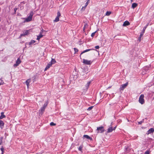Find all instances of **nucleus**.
Returning <instances> with one entry per match:
<instances>
[{
  "label": "nucleus",
  "instance_id": "nucleus-13",
  "mask_svg": "<svg viewBox=\"0 0 154 154\" xmlns=\"http://www.w3.org/2000/svg\"><path fill=\"white\" fill-rule=\"evenodd\" d=\"M83 137L87 139H90L91 140H92V139L91 137L87 135H84L83 136Z\"/></svg>",
  "mask_w": 154,
  "mask_h": 154
},
{
  "label": "nucleus",
  "instance_id": "nucleus-33",
  "mask_svg": "<svg viewBox=\"0 0 154 154\" xmlns=\"http://www.w3.org/2000/svg\"><path fill=\"white\" fill-rule=\"evenodd\" d=\"M88 26L87 24H86L85 25V26L84 27V30L86 28V27Z\"/></svg>",
  "mask_w": 154,
  "mask_h": 154
},
{
  "label": "nucleus",
  "instance_id": "nucleus-37",
  "mask_svg": "<svg viewBox=\"0 0 154 154\" xmlns=\"http://www.w3.org/2000/svg\"><path fill=\"white\" fill-rule=\"evenodd\" d=\"M145 31V29H143V31H142L141 32V33H143V34L144 33Z\"/></svg>",
  "mask_w": 154,
  "mask_h": 154
},
{
  "label": "nucleus",
  "instance_id": "nucleus-11",
  "mask_svg": "<svg viewBox=\"0 0 154 154\" xmlns=\"http://www.w3.org/2000/svg\"><path fill=\"white\" fill-rule=\"evenodd\" d=\"M29 33V31L28 30L25 31L21 35V36H25L26 35H27Z\"/></svg>",
  "mask_w": 154,
  "mask_h": 154
},
{
  "label": "nucleus",
  "instance_id": "nucleus-35",
  "mask_svg": "<svg viewBox=\"0 0 154 154\" xmlns=\"http://www.w3.org/2000/svg\"><path fill=\"white\" fill-rule=\"evenodd\" d=\"M95 48L96 49H98L99 48V46H96L95 47Z\"/></svg>",
  "mask_w": 154,
  "mask_h": 154
},
{
  "label": "nucleus",
  "instance_id": "nucleus-10",
  "mask_svg": "<svg viewBox=\"0 0 154 154\" xmlns=\"http://www.w3.org/2000/svg\"><path fill=\"white\" fill-rule=\"evenodd\" d=\"M89 0H88L87 2L85 4V6L82 7V10H84L85 9L86 7L87 6L89 3Z\"/></svg>",
  "mask_w": 154,
  "mask_h": 154
},
{
  "label": "nucleus",
  "instance_id": "nucleus-20",
  "mask_svg": "<svg viewBox=\"0 0 154 154\" xmlns=\"http://www.w3.org/2000/svg\"><path fill=\"white\" fill-rule=\"evenodd\" d=\"M43 35L42 34H40V35L38 36L37 39L39 40V39L43 37Z\"/></svg>",
  "mask_w": 154,
  "mask_h": 154
},
{
  "label": "nucleus",
  "instance_id": "nucleus-3",
  "mask_svg": "<svg viewBox=\"0 0 154 154\" xmlns=\"http://www.w3.org/2000/svg\"><path fill=\"white\" fill-rule=\"evenodd\" d=\"M96 130L97 131V133H102L103 132L105 131V130L104 129V127L103 126L97 127Z\"/></svg>",
  "mask_w": 154,
  "mask_h": 154
},
{
  "label": "nucleus",
  "instance_id": "nucleus-2",
  "mask_svg": "<svg viewBox=\"0 0 154 154\" xmlns=\"http://www.w3.org/2000/svg\"><path fill=\"white\" fill-rule=\"evenodd\" d=\"M82 62L85 64L90 65L92 63V61L91 60L84 59L83 60Z\"/></svg>",
  "mask_w": 154,
  "mask_h": 154
},
{
  "label": "nucleus",
  "instance_id": "nucleus-9",
  "mask_svg": "<svg viewBox=\"0 0 154 154\" xmlns=\"http://www.w3.org/2000/svg\"><path fill=\"white\" fill-rule=\"evenodd\" d=\"M130 24V23L128 21H126L124 23L123 26H125L129 25Z\"/></svg>",
  "mask_w": 154,
  "mask_h": 154
},
{
  "label": "nucleus",
  "instance_id": "nucleus-8",
  "mask_svg": "<svg viewBox=\"0 0 154 154\" xmlns=\"http://www.w3.org/2000/svg\"><path fill=\"white\" fill-rule=\"evenodd\" d=\"M52 65V64L51 63H49L47 65L46 68H45V71H46Z\"/></svg>",
  "mask_w": 154,
  "mask_h": 154
},
{
  "label": "nucleus",
  "instance_id": "nucleus-30",
  "mask_svg": "<svg viewBox=\"0 0 154 154\" xmlns=\"http://www.w3.org/2000/svg\"><path fill=\"white\" fill-rule=\"evenodd\" d=\"M96 31L93 33H92L91 35V36L92 37H93L94 35H95V33H96Z\"/></svg>",
  "mask_w": 154,
  "mask_h": 154
},
{
  "label": "nucleus",
  "instance_id": "nucleus-31",
  "mask_svg": "<svg viewBox=\"0 0 154 154\" xmlns=\"http://www.w3.org/2000/svg\"><path fill=\"white\" fill-rule=\"evenodd\" d=\"M143 33H141L140 35V37L139 38V40H140V38L142 36V35H143Z\"/></svg>",
  "mask_w": 154,
  "mask_h": 154
},
{
  "label": "nucleus",
  "instance_id": "nucleus-22",
  "mask_svg": "<svg viewBox=\"0 0 154 154\" xmlns=\"http://www.w3.org/2000/svg\"><path fill=\"white\" fill-rule=\"evenodd\" d=\"M35 42V41L33 40H31L29 43V45H31Z\"/></svg>",
  "mask_w": 154,
  "mask_h": 154
},
{
  "label": "nucleus",
  "instance_id": "nucleus-42",
  "mask_svg": "<svg viewBox=\"0 0 154 154\" xmlns=\"http://www.w3.org/2000/svg\"><path fill=\"white\" fill-rule=\"evenodd\" d=\"M131 0V2H133V0Z\"/></svg>",
  "mask_w": 154,
  "mask_h": 154
},
{
  "label": "nucleus",
  "instance_id": "nucleus-24",
  "mask_svg": "<svg viewBox=\"0 0 154 154\" xmlns=\"http://www.w3.org/2000/svg\"><path fill=\"white\" fill-rule=\"evenodd\" d=\"M1 150L2 151L1 154H3L4 152V149L3 147H2L1 148Z\"/></svg>",
  "mask_w": 154,
  "mask_h": 154
},
{
  "label": "nucleus",
  "instance_id": "nucleus-34",
  "mask_svg": "<svg viewBox=\"0 0 154 154\" xmlns=\"http://www.w3.org/2000/svg\"><path fill=\"white\" fill-rule=\"evenodd\" d=\"M93 106H91V107H89L88 108V110H91L93 108Z\"/></svg>",
  "mask_w": 154,
  "mask_h": 154
},
{
  "label": "nucleus",
  "instance_id": "nucleus-19",
  "mask_svg": "<svg viewBox=\"0 0 154 154\" xmlns=\"http://www.w3.org/2000/svg\"><path fill=\"white\" fill-rule=\"evenodd\" d=\"M50 63H51L52 65L53 64H55L56 63V61L55 59H52Z\"/></svg>",
  "mask_w": 154,
  "mask_h": 154
},
{
  "label": "nucleus",
  "instance_id": "nucleus-12",
  "mask_svg": "<svg viewBox=\"0 0 154 154\" xmlns=\"http://www.w3.org/2000/svg\"><path fill=\"white\" fill-rule=\"evenodd\" d=\"M154 131V129L153 128H151L147 131V134H149L153 132Z\"/></svg>",
  "mask_w": 154,
  "mask_h": 154
},
{
  "label": "nucleus",
  "instance_id": "nucleus-29",
  "mask_svg": "<svg viewBox=\"0 0 154 154\" xmlns=\"http://www.w3.org/2000/svg\"><path fill=\"white\" fill-rule=\"evenodd\" d=\"M150 152L149 151H146L145 152V154H149Z\"/></svg>",
  "mask_w": 154,
  "mask_h": 154
},
{
  "label": "nucleus",
  "instance_id": "nucleus-40",
  "mask_svg": "<svg viewBox=\"0 0 154 154\" xmlns=\"http://www.w3.org/2000/svg\"><path fill=\"white\" fill-rule=\"evenodd\" d=\"M138 123H139V124H140L141 123V122H139Z\"/></svg>",
  "mask_w": 154,
  "mask_h": 154
},
{
  "label": "nucleus",
  "instance_id": "nucleus-7",
  "mask_svg": "<svg viewBox=\"0 0 154 154\" xmlns=\"http://www.w3.org/2000/svg\"><path fill=\"white\" fill-rule=\"evenodd\" d=\"M116 128V127H115L113 128L112 127H109L107 130V132L109 133L112 131L114 130Z\"/></svg>",
  "mask_w": 154,
  "mask_h": 154
},
{
  "label": "nucleus",
  "instance_id": "nucleus-17",
  "mask_svg": "<svg viewBox=\"0 0 154 154\" xmlns=\"http://www.w3.org/2000/svg\"><path fill=\"white\" fill-rule=\"evenodd\" d=\"M4 125V123L1 120H0V127L1 128H2Z\"/></svg>",
  "mask_w": 154,
  "mask_h": 154
},
{
  "label": "nucleus",
  "instance_id": "nucleus-4",
  "mask_svg": "<svg viewBox=\"0 0 154 154\" xmlns=\"http://www.w3.org/2000/svg\"><path fill=\"white\" fill-rule=\"evenodd\" d=\"M144 96L143 94H141L139 97V101L142 104H143L144 102Z\"/></svg>",
  "mask_w": 154,
  "mask_h": 154
},
{
  "label": "nucleus",
  "instance_id": "nucleus-27",
  "mask_svg": "<svg viewBox=\"0 0 154 154\" xmlns=\"http://www.w3.org/2000/svg\"><path fill=\"white\" fill-rule=\"evenodd\" d=\"M74 50L75 53L78 52V50L75 48H74Z\"/></svg>",
  "mask_w": 154,
  "mask_h": 154
},
{
  "label": "nucleus",
  "instance_id": "nucleus-21",
  "mask_svg": "<svg viewBox=\"0 0 154 154\" xmlns=\"http://www.w3.org/2000/svg\"><path fill=\"white\" fill-rule=\"evenodd\" d=\"M59 17H56V18L54 20V22H57L59 20Z\"/></svg>",
  "mask_w": 154,
  "mask_h": 154
},
{
  "label": "nucleus",
  "instance_id": "nucleus-38",
  "mask_svg": "<svg viewBox=\"0 0 154 154\" xmlns=\"http://www.w3.org/2000/svg\"><path fill=\"white\" fill-rule=\"evenodd\" d=\"M2 140L0 141V145H1L2 144Z\"/></svg>",
  "mask_w": 154,
  "mask_h": 154
},
{
  "label": "nucleus",
  "instance_id": "nucleus-32",
  "mask_svg": "<svg viewBox=\"0 0 154 154\" xmlns=\"http://www.w3.org/2000/svg\"><path fill=\"white\" fill-rule=\"evenodd\" d=\"M90 82H88L87 84V88H88V87L89 85H90Z\"/></svg>",
  "mask_w": 154,
  "mask_h": 154
},
{
  "label": "nucleus",
  "instance_id": "nucleus-26",
  "mask_svg": "<svg viewBox=\"0 0 154 154\" xmlns=\"http://www.w3.org/2000/svg\"><path fill=\"white\" fill-rule=\"evenodd\" d=\"M82 146H80L79 148V149L80 151H81L82 149Z\"/></svg>",
  "mask_w": 154,
  "mask_h": 154
},
{
  "label": "nucleus",
  "instance_id": "nucleus-23",
  "mask_svg": "<svg viewBox=\"0 0 154 154\" xmlns=\"http://www.w3.org/2000/svg\"><path fill=\"white\" fill-rule=\"evenodd\" d=\"M111 13V12L110 11H107L106 13V16H109V15Z\"/></svg>",
  "mask_w": 154,
  "mask_h": 154
},
{
  "label": "nucleus",
  "instance_id": "nucleus-25",
  "mask_svg": "<svg viewBox=\"0 0 154 154\" xmlns=\"http://www.w3.org/2000/svg\"><path fill=\"white\" fill-rule=\"evenodd\" d=\"M60 13L59 12H58L57 13V17H60Z\"/></svg>",
  "mask_w": 154,
  "mask_h": 154
},
{
  "label": "nucleus",
  "instance_id": "nucleus-14",
  "mask_svg": "<svg viewBox=\"0 0 154 154\" xmlns=\"http://www.w3.org/2000/svg\"><path fill=\"white\" fill-rule=\"evenodd\" d=\"M5 116L4 115V112H2L1 113V116H0V119H2L5 118Z\"/></svg>",
  "mask_w": 154,
  "mask_h": 154
},
{
  "label": "nucleus",
  "instance_id": "nucleus-16",
  "mask_svg": "<svg viewBox=\"0 0 154 154\" xmlns=\"http://www.w3.org/2000/svg\"><path fill=\"white\" fill-rule=\"evenodd\" d=\"M92 50L91 49H86L85 50H84V51H82V53H81V54H80V57H81V55L82 54H83L84 53H85L86 52H88L89 51H90L91 50Z\"/></svg>",
  "mask_w": 154,
  "mask_h": 154
},
{
  "label": "nucleus",
  "instance_id": "nucleus-39",
  "mask_svg": "<svg viewBox=\"0 0 154 154\" xmlns=\"http://www.w3.org/2000/svg\"><path fill=\"white\" fill-rule=\"evenodd\" d=\"M17 10V8H15V9H14V11H15V12H16V11Z\"/></svg>",
  "mask_w": 154,
  "mask_h": 154
},
{
  "label": "nucleus",
  "instance_id": "nucleus-5",
  "mask_svg": "<svg viewBox=\"0 0 154 154\" xmlns=\"http://www.w3.org/2000/svg\"><path fill=\"white\" fill-rule=\"evenodd\" d=\"M128 83H126L122 85H121L120 89L121 90H123L128 85Z\"/></svg>",
  "mask_w": 154,
  "mask_h": 154
},
{
  "label": "nucleus",
  "instance_id": "nucleus-1",
  "mask_svg": "<svg viewBox=\"0 0 154 154\" xmlns=\"http://www.w3.org/2000/svg\"><path fill=\"white\" fill-rule=\"evenodd\" d=\"M33 13L31 12L30 14L29 15L27 18H23L22 19L24 20V23L28 22L31 21L32 20V18L33 15Z\"/></svg>",
  "mask_w": 154,
  "mask_h": 154
},
{
  "label": "nucleus",
  "instance_id": "nucleus-36",
  "mask_svg": "<svg viewBox=\"0 0 154 154\" xmlns=\"http://www.w3.org/2000/svg\"><path fill=\"white\" fill-rule=\"evenodd\" d=\"M45 108L43 107L42 108V109H41V111H43L44 110V109H45Z\"/></svg>",
  "mask_w": 154,
  "mask_h": 154
},
{
  "label": "nucleus",
  "instance_id": "nucleus-15",
  "mask_svg": "<svg viewBox=\"0 0 154 154\" xmlns=\"http://www.w3.org/2000/svg\"><path fill=\"white\" fill-rule=\"evenodd\" d=\"M30 81H31V80L30 79H28V80H27L26 81V82L28 88L29 87V84Z\"/></svg>",
  "mask_w": 154,
  "mask_h": 154
},
{
  "label": "nucleus",
  "instance_id": "nucleus-18",
  "mask_svg": "<svg viewBox=\"0 0 154 154\" xmlns=\"http://www.w3.org/2000/svg\"><path fill=\"white\" fill-rule=\"evenodd\" d=\"M137 6V4L136 3H133L132 4L131 7L133 8L134 9V8H136Z\"/></svg>",
  "mask_w": 154,
  "mask_h": 154
},
{
  "label": "nucleus",
  "instance_id": "nucleus-28",
  "mask_svg": "<svg viewBox=\"0 0 154 154\" xmlns=\"http://www.w3.org/2000/svg\"><path fill=\"white\" fill-rule=\"evenodd\" d=\"M50 125L51 126H54L55 125V124L53 122H51L50 123Z\"/></svg>",
  "mask_w": 154,
  "mask_h": 154
},
{
  "label": "nucleus",
  "instance_id": "nucleus-41",
  "mask_svg": "<svg viewBox=\"0 0 154 154\" xmlns=\"http://www.w3.org/2000/svg\"><path fill=\"white\" fill-rule=\"evenodd\" d=\"M3 84L2 83H0V85H2Z\"/></svg>",
  "mask_w": 154,
  "mask_h": 154
},
{
  "label": "nucleus",
  "instance_id": "nucleus-6",
  "mask_svg": "<svg viewBox=\"0 0 154 154\" xmlns=\"http://www.w3.org/2000/svg\"><path fill=\"white\" fill-rule=\"evenodd\" d=\"M20 63L21 61L20 60V59L18 58L16 62V63L14 64V67H17Z\"/></svg>",
  "mask_w": 154,
  "mask_h": 154
}]
</instances>
